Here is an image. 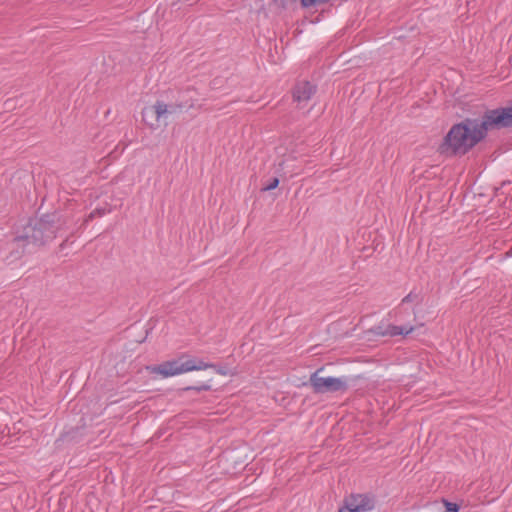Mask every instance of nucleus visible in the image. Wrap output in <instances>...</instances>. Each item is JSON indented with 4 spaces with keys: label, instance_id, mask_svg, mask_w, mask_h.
<instances>
[{
    "label": "nucleus",
    "instance_id": "1",
    "mask_svg": "<svg viewBox=\"0 0 512 512\" xmlns=\"http://www.w3.org/2000/svg\"><path fill=\"white\" fill-rule=\"evenodd\" d=\"M512 127V105L487 110L480 118H465L454 124L438 152L446 157L463 156L487 136L488 131Z\"/></svg>",
    "mask_w": 512,
    "mask_h": 512
},
{
    "label": "nucleus",
    "instance_id": "10",
    "mask_svg": "<svg viewBox=\"0 0 512 512\" xmlns=\"http://www.w3.org/2000/svg\"><path fill=\"white\" fill-rule=\"evenodd\" d=\"M106 213H107V209L106 208H97V209L93 210L88 215V217L86 218L85 222L93 220L96 217H101V216L105 215Z\"/></svg>",
    "mask_w": 512,
    "mask_h": 512
},
{
    "label": "nucleus",
    "instance_id": "7",
    "mask_svg": "<svg viewBox=\"0 0 512 512\" xmlns=\"http://www.w3.org/2000/svg\"><path fill=\"white\" fill-rule=\"evenodd\" d=\"M316 92V86L312 85L309 81H299L293 89V100L302 103L307 102Z\"/></svg>",
    "mask_w": 512,
    "mask_h": 512
},
{
    "label": "nucleus",
    "instance_id": "4",
    "mask_svg": "<svg viewBox=\"0 0 512 512\" xmlns=\"http://www.w3.org/2000/svg\"><path fill=\"white\" fill-rule=\"evenodd\" d=\"M207 367L214 366L209 363H205L202 360L189 359L184 362H181L180 360H172L154 366L152 368V372L160 374L163 377H169L193 370L207 369Z\"/></svg>",
    "mask_w": 512,
    "mask_h": 512
},
{
    "label": "nucleus",
    "instance_id": "5",
    "mask_svg": "<svg viewBox=\"0 0 512 512\" xmlns=\"http://www.w3.org/2000/svg\"><path fill=\"white\" fill-rule=\"evenodd\" d=\"M374 499L366 494H352L344 501L338 512H373Z\"/></svg>",
    "mask_w": 512,
    "mask_h": 512
},
{
    "label": "nucleus",
    "instance_id": "14",
    "mask_svg": "<svg viewBox=\"0 0 512 512\" xmlns=\"http://www.w3.org/2000/svg\"><path fill=\"white\" fill-rule=\"evenodd\" d=\"M184 106L182 104H170L168 105V114H174L180 111Z\"/></svg>",
    "mask_w": 512,
    "mask_h": 512
},
{
    "label": "nucleus",
    "instance_id": "16",
    "mask_svg": "<svg viewBox=\"0 0 512 512\" xmlns=\"http://www.w3.org/2000/svg\"><path fill=\"white\" fill-rule=\"evenodd\" d=\"M212 365L214 366L213 368L216 369L217 373H219L221 375H226L227 374V371H226L225 368H222V367L217 368L214 364H212Z\"/></svg>",
    "mask_w": 512,
    "mask_h": 512
},
{
    "label": "nucleus",
    "instance_id": "2",
    "mask_svg": "<svg viewBox=\"0 0 512 512\" xmlns=\"http://www.w3.org/2000/svg\"><path fill=\"white\" fill-rule=\"evenodd\" d=\"M60 230L59 218L56 215H45L44 217L30 222L24 233L17 236L14 241L17 243L27 242L36 246L45 245L56 237Z\"/></svg>",
    "mask_w": 512,
    "mask_h": 512
},
{
    "label": "nucleus",
    "instance_id": "8",
    "mask_svg": "<svg viewBox=\"0 0 512 512\" xmlns=\"http://www.w3.org/2000/svg\"><path fill=\"white\" fill-rule=\"evenodd\" d=\"M168 115V104L163 101H156V103L150 107H145L142 111L143 120L151 127L154 128V124L148 123V117H155L158 122L161 118Z\"/></svg>",
    "mask_w": 512,
    "mask_h": 512
},
{
    "label": "nucleus",
    "instance_id": "3",
    "mask_svg": "<svg viewBox=\"0 0 512 512\" xmlns=\"http://www.w3.org/2000/svg\"><path fill=\"white\" fill-rule=\"evenodd\" d=\"M323 368L317 369L311 374L309 383L316 394L345 392L348 390V379L346 377H323Z\"/></svg>",
    "mask_w": 512,
    "mask_h": 512
},
{
    "label": "nucleus",
    "instance_id": "12",
    "mask_svg": "<svg viewBox=\"0 0 512 512\" xmlns=\"http://www.w3.org/2000/svg\"><path fill=\"white\" fill-rule=\"evenodd\" d=\"M279 185V179L274 177L270 180V182L262 188L263 191H270L275 189Z\"/></svg>",
    "mask_w": 512,
    "mask_h": 512
},
{
    "label": "nucleus",
    "instance_id": "15",
    "mask_svg": "<svg viewBox=\"0 0 512 512\" xmlns=\"http://www.w3.org/2000/svg\"><path fill=\"white\" fill-rule=\"evenodd\" d=\"M416 296H413L412 293H409L407 296H405L402 300V303L412 302Z\"/></svg>",
    "mask_w": 512,
    "mask_h": 512
},
{
    "label": "nucleus",
    "instance_id": "9",
    "mask_svg": "<svg viewBox=\"0 0 512 512\" xmlns=\"http://www.w3.org/2000/svg\"><path fill=\"white\" fill-rule=\"evenodd\" d=\"M209 390H211V385L208 383H202V384H199L196 386H187V387L182 388V391L201 392V391H209Z\"/></svg>",
    "mask_w": 512,
    "mask_h": 512
},
{
    "label": "nucleus",
    "instance_id": "13",
    "mask_svg": "<svg viewBox=\"0 0 512 512\" xmlns=\"http://www.w3.org/2000/svg\"><path fill=\"white\" fill-rule=\"evenodd\" d=\"M444 504H445L446 510L449 512H458L459 511L460 507L456 503H452L447 500H444Z\"/></svg>",
    "mask_w": 512,
    "mask_h": 512
},
{
    "label": "nucleus",
    "instance_id": "11",
    "mask_svg": "<svg viewBox=\"0 0 512 512\" xmlns=\"http://www.w3.org/2000/svg\"><path fill=\"white\" fill-rule=\"evenodd\" d=\"M326 2H328V0H300V3L302 5V7H304V8L312 7L319 3H326Z\"/></svg>",
    "mask_w": 512,
    "mask_h": 512
},
{
    "label": "nucleus",
    "instance_id": "6",
    "mask_svg": "<svg viewBox=\"0 0 512 512\" xmlns=\"http://www.w3.org/2000/svg\"><path fill=\"white\" fill-rule=\"evenodd\" d=\"M414 330L412 326H396L392 324H384L380 323L379 325L371 328V333L375 336H398V335H408Z\"/></svg>",
    "mask_w": 512,
    "mask_h": 512
}]
</instances>
